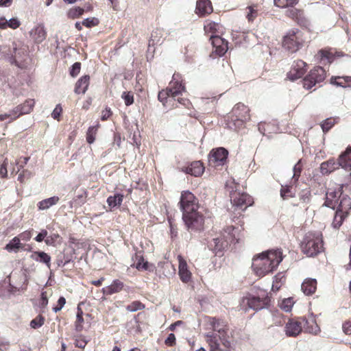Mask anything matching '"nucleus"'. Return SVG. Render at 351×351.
Here are the masks:
<instances>
[{
    "instance_id": "nucleus-17",
    "label": "nucleus",
    "mask_w": 351,
    "mask_h": 351,
    "mask_svg": "<svg viewBox=\"0 0 351 351\" xmlns=\"http://www.w3.org/2000/svg\"><path fill=\"white\" fill-rule=\"evenodd\" d=\"M307 66V64L302 60H295L287 73V77L292 81L301 78L306 72Z\"/></svg>"
},
{
    "instance_id": "nucleus-23",
    "label": "nucleus",
    "mask_w": 351,
    "mask_h": 351,
    "mask_svg": "<svg viewBox=\"0 0 351 351\" xmlns=\"http://www.w3.org/2000/svg\"><path fill=\"white\" fill-rule=\"evenodd\" d=\"M285 12V15L297 22L300 25H305L306 23V19L304 17V12L302 10L296 9L293 7H291Z\"/></svg>"
},
{
    "instance_id": "nucleus-15",
    "label": "nucleus",
    "mask_w": 351,
    "mask_h": 351,
    "mask_svg": "<svg viewBox=\"0 0 351 351\" xmlns=\"http://www.w3.org/2000/svg\"><path fill=\"white\" fill-rule=\"evenodd\" d=\"M308 322L305 318L290 319L285 326V332L289 337H296L302 331Z\"/></svg>"
},
{
    "instance_id": "nucleus-30",
    "label": "nucleus",
    "mask_w": 351,
    "mask_h": 351,
    "mask_svg": "<svg viewBox=\"0 0 351 351\" xmlns=\"http://www.w3.org/2000/svg\"><path fill=\"white\" fill-rule=\"evenodd\" d=\"M124 284L119 279L114 280L111 285L102 289V293L104 295H110L117 293L123 290Z\"/></svg>"
},
{
    "instance_id": "nucleus-32",
    "label": "nucleus",
    "mask_w": 351,
    "mask_h": 351,
    "mask_svg": "<svg viewBox=\"0 0 351 351\" xmlns=\"http://www.w3.org/2000/svg\"><path fill=\"white\" fill-rule=\"evenodd\" d=\"M261 12V7L258 4H253L245 8V15L249 22H253Z\"/></svg>"
},
{
    "instance_id": "nucleus-64",
    "label": "nucleus",
    "mask_w": 351,
    "mask_h": 351,
    "mask_svg": "<svg viewBox=\"0 0 351 351\" xmlns=\"http://www.w3.org/2000/svg\"><path fill=\"white\" fill-rule=\"evenodd\" d=\"M176 343V336L173 333H170L167 338L165 340V344L167 346L172 347L174 346Z\"/></svg>"
},
{
    "instance_id": "nucleus-51",
    "label": "nucleus",
    "mask_w": 351,
    "mask_h": 351,
    "mask_svg": "<svg viewBox=\"0 0 351 351\" xmlns=\"http://www.w3.org/2000/svg\"><path fill=\"white\" fill-rule=\"evenodd\" d=\"M30 157L25 156V157H20L18 159L16 160L15 164L18 167L17 171H15L14 169L11 172V174L16 175L20 171L23 169V167L27 164L28 161L29 160Z\"/></svg>"
},
{
    "instance_id": "nucleus-45",
    "label": "nucleus",
    "mask_w": 351,
    "mask_h": 351,
    "mask_svg": "<svg viewBox=\"0 0 351 351\" xmlns=\"http://www.w3.org/2000/svg\"><path fill=\"white\" fill-rule=\"evenodd\" d=\"M23 247V245L21 243L20 238H18V237H14L10 243H8L5 246V250H6L8 252L12 251H18L19 249H22Z\"/></svg>"
},
{
    "instance_id": "nucleus-21",
    "label": "nucleus",
    "mask_w": 351,
    "mask_h": 351,
    "mask_svg": "<svg viewBox=\"0 0 351 351\" xmlns=\"http://www.w3.org/2000/svg\"><path fill=\"white\" fill-rule=\"evenodd\" d=\"M179 263L178 265V275L181 281L184 283L191 282L192 278V274L189 271L186 260L181 256H178Z\"/></svg>"
},
{
    "instance_id": "nucleus-59",
    "label": "nucleus",
    "mask_w": 351,
    "mask_h": 351,
    "mask_svg": "<svg viewBox=\"0 0 351 351\" xmlns=\"http://www.w3.org/2000/svg\"><path fill=\"white\" fill-rule=\"evenodd\" d=\"M122 98L124 99L125 104L128 106L134 103V95L132 92H123Z\"/></svg>"
},
{
    "instance_id": "nucleus-40",
    "label": "nucleus",
    "mask_w": 351,
    "mask_h": 351,
    "mask_svg": "<svg viewBox=\"0 0 351 351\" xmlns=\"http://www.w3.org/2000/svg\"><path fill=\"white\" fill-rule=\"evenodd\" d=\"M280 194L283 200H287L295 197V191L293 189L292 184L281 185Z\"/></svg>"
},
{
    "instance_id": "nucleus-7",
    "label": "nucleus",
    "mask_w": 351,
    "mask_h": 351,
    "mask_svg": "<svg viewBox=\"0 0 351 351\" xmlns=\"http://www.w3.org/2000/svg\"><path fill=\"white\" fill-rule=\"evenodd\" d=\"M304 42L302 32L299 29H291L284 36L282 47L287 51L294 53L302 47Z\"/></svg>"
},
{
    "instance_id": "nucleus-24",
    "label": "nucleus",
    "mask_w": 351,
    "mask_h": 351,
    "mask_svg": "<svg viewBox=\"0 0 351 351\" xmlns=\"http://www.w3.org/2000/svg\"><path fill=\"white\" fill-rule=\"evenodd\" d=\"M213 11V5L210 0H198L196 3L195 13L199 16H204L210 14Z\"/></svg>"
},
{
    "instance_id": "nucleus-38",
    "label": "nucleus",
    "mask_w": 351,
    "mask_h": 351,
    "mask_svg": "<svg viewBox=\"0 0 351 351\" xmlns=\"http://www.w3.org/2000/svg\"><path fill=\"white\" fill-rule=\"evenodd\" d=\"M20 25L21 22L17 18H12L9 21H7L5 17L0 18V29H5L8 27L16 29Z\"/></svg>"
},
{
    "instance_id": "nucleus-50",
    "label": "nucleus",
    "mask_w": 351,
    "mask_h": 351,
    "mask_svg": "<svg viewBox=\"0 0 351 351\" xmlns=\"http://www.w3.org/2000/svg\"><path fill=\"white\" fill-rule=\"evenodd\" d=\"M275 5L281 8L294 7L299 0H274Z\"/></svg>"
},
{
    "instance_id": "nucleus-20",
    "label": "nucleus",
    "mask_w": 351,
    "mask_h": 351,
    "mask_svg": "<svg viewBox=\"0 0 351 351\" xmlns=\"http://www.w3.org/2000/svg\"><path fill=\"white\" fill-rule=\"evenodd\" d=\"M34 104V100L29 99H27L23 104H20L15 107L12 110V114H14V117L12 118V120L14 121L19 117L31 112L33 110Z\"/></svg>"
},
{
    "instance_id": "nucleus-34",
    "label": "nucleus",
    "mask_w": 351,
    "mask_h": 351,
    "mask_svg": "<svg viewBox=\"0 0 351 351\" xmlns=\"http://www.w3.org/2000/svg\"><path fill=\"white\" fill-rule=\"evenodd\" d=\"M339 160L342 168L351 170V147L339 156Z\"/></svg>"
},
{
    "instance_id": "nucleus-60",
    "label": "nucleus",
    "mask_w": 351,
    "mask_h": 351,
    "mask_svg": "<svg viewBox=\"0 0 351 351\" xmlns=\"http://www.w3.org/2000/svg\"><path fill=\"white\" fill-rule=\"evenodd\" d=\"M330 83L337 86L346 88L343 76H332L330 78Z\"/></svg>"
},
{
    "instance_id": "nucleus-27",
    "label": "nucleus",
    "mask_w": 351,
    "mask_h": 351,
    "mask_svg": "<svg viewBox=\"0 0 351 351\" xmlns=\"http://www.w3.org/2000/svg\"><path fill=\"white\" fill-rule=\"evenodd\" d=\"M339 167L341 165L339 160L337 162L334 158H330L321 164L320 171L323 175H327L338 169Z\"/></svg>"
},
{
    "instance_id": "nucleus-14",
    "label": "nucleus",
    "mask_w": 351,
    "mask_h": 351,
    "mask_svg": "<svg viewBox=\"0 0 351 351\" xmlns=\"http://www.w3.org/2000/svg\"><path fill=\"white\" fill-rule=\"evenodd\" d=\"M210 40L213 46V51L210 55V57L216 58L217 57H221L225 55L228 49V41L218 35L210 36Z\"/></svg>"
},
{
    "instance_id": "nucleus-43",
    "label": "nucleus",
    "mask_w": 351,
    "mask_h": 351,
    "mask_svg": "<svg viewBox=\"0 0 351 351\" xmlns=\"http://www.w3.org/2000/svg\"><path fill=\"white\" fill-rule=\"evenodd\" d=\"M286 276L283 273H278L275 276L272 284L271 289L273 291H278L280 287L285 283Z\"/></svg>"
},
{
    "instance_id": "nucleus-47",
    "label": "nucleus",
    "mask_w": 351,
    "mask_h": 351,
    "mask_svg": "<svg viewBox=\"0 0 351 351\" xmlns=\"http://www.w3.org/2000/svg\"><path fill=\"white\" fill-rule=\"evenodd\" d=\"M99 128V124L97 123L95 126H90L88 128L86 132V141L89 144L93 143L95 140L96 135L97 134L98 129Z\"/></svg>"
},
{
    "instance_id": "nucleus-33",
    "label": "nucleus",
    "mask_w": 351,
    "mask_h": 351,
    "mask_svg": "<svg viewBox=\"0 0 351 351\" xmlns=\"http://www.w3.org/2000/svg\"><path fill=\"white\" fill-rule=\"evenodd\" d=\"M21 53H23L22 50L17 49L16 44L14 43L12 49L9 50V53L5 56V58L8 59L11 64H15L19 66L18 60L21 58Z\"/></svg>"
},
{
    "instance_id": "nucleus-28",
    "label": "nucleus",
    "mask_w": 351,
    "mask_h": 351,
    "mask_svg": "<svg viewBox=\"0 0 351 351\" xmlns=\"http://www.w3.org/2000/svg\"><path fill=\"white\" fill-rule=\"evenodd\" d=\"M341 193L338 191H328L326 194V200L324 205L327 207L334 209L341 197Z\"/></svg>"
},
{
    "instance_id": "nucleus-19",
    "label": "nucleus",
    "mask_w": 351,
    "mask_h": 351,
    "mask_svg": "<svg viewBox=\"0 0 351 351\" xmlns=\"http://www.w3.org/2000/svg\"><path fill=\"white\" fill-rule=\"evenodd\" d=\"M167 88L170 89L176 97L182 95V92L186 90L182 75L179 73H174L172 76V80L169 82Z\"/></svg>"
},
{
    "instance_id": "nucleus-54",
    "label": "nucleus",
    "mask_w": 351,
    "mask_h": 351,
    "mask_svg": "<svg viewBox=\"0 0 351 351\" xmlns=\"http://www.w3.org/2000/svg\"><path fill=\"white\" fill-rule=\"evenodd\" d=\"M303 169V165L302 163L301 160H298V162L293 167V175L292 177V180L296 182H298L299 178L300 177L302 171Z\"/></svg>"
},
{
    "instance_id": "nucleus-22",
    "label": "nucleus",
    "mask_w": 351,
    "mask_h": 351,
    "mask_svg": "<svg viewBox=\"0 0 351 351\" xmlns=\"http://www.w3.org/2000/svg\"><path fill=\"white\" fill-rule=\"evenodd\" d=\"M47 35V31L42 23L36 25L29 32V36L36 44L42 43L46 39Z\"/></svg>"
},
{
    "instance_id": "nucleus-10",
    "label": "nucleus",
    "mask_w": 351,
    "mask_h": 351,
    "mask_svg": "<svg viewBox=\"0 0 351 351\" xmlns=\"http://www.w3.org/2000/svg\"><path fill=\"white\" fill-rule=\"evenodd\" d=\"M230 198L234 209L245 210L248 206L252 205L253 198L245 192H240L237 190L230 193Z\"/></svg>"
},
{
    "instance_id": "nucleus-56",
    "label": "nucleus",
    "mask_w": 351,
    "mask_h": 351,
    "mask_svg": "<svg viewBox=\"0 0 351 351\" xmlns=\"http://www.w3.org/2000/svg\"><path fill=\"white\" fill-rule=\"evenodd\" d=\"M45 317L42 315H38L31 321L30 326L34 329H37L45 324Z\"/></svg>"
},
{
    "instance_id": "nucleus-25",
    "label": "nucleus",
    "mask_w": 351,
    "mask_h": 351,
    "mask_svg": "<svg viewBox=\"0 0 351 351\" xmlns=\"http://www.w3.org/2000/svg\"><path fill=\"white\" fill-rule=\"evenodd\" d=\"M204 166L203 162L199 160L193 161L189 165L186 167L183 171L188 174L195 177L201 176L204 172Z\"/></svg>"
},
{
    "instance_id": "nucleus-42",
    "label": "nucleus",
    "mask_w": 351,
    "mask_h": 351,
    "mask_svg": "<svg viewBox=\"0 0 351 351\" xmlns=\"http://www.w3.org/2000/svg\"><path fill=\"white\" fill-rule=\"evenodd\" d=\"M170 97L176 98V96L175 94H173V93L167 87L159 91L158 95V100L163 104L164 106H167V104L168 103L169 99Z\"/></svg>"
},
{
    "instance_id": "nucleus-41",
    "label": "nucleus",
    "mask_w": 351,
    "mask_h": 351,
    "mask_svg": "<svg viewBox=\"0 0 351 351\" xmlns=\"http://www.w3.org/2000/svg\"><path fill=\"white\" fill-rule=\"evenodd\" d=\"M339 117H329L324 120L321 123L320 126L324 134L327 133L335 125L339 122Z\"/></svg>"
},
{
    "instance_id": "nucleus-58",
    "label": "nucleus",
    "mask_w": 351,
    "mask_h": 351,
    "mask_svg": "<svg viewBox=\"0 0 351 351\" xmlns=\"http://www.w3.org/2000/svg\"><path fill=\"white\" fill-rule=\"evenodd\" d=\"M99 21L98 19L93 17V18H88V19H84L82 22V25L86 27L90 28V27L97 26L99 24Z\"/></svg>"
},
{
    "instance_id": "nucleus-35",
    "label": "nucleus",
    "mask_w": 351,
    "mask_h": 351,
    "mask_svg": "<svg viewBox=\"0 0 351 351\" xmlns=\"http://www.w3.org/2000/svg\"><path fill=\"white\" fill-rule=\"evenodd\" d=\"M60 201L58 196H53L45 199H43L37 203V207L39 210H47L51 206L57 204Z\"/></svg>"
},
{
    "instance_id": "nucleus-13",
    "label": "nucleus",
    "mask_w": 351,
    "mask_h": 351,
    "mask_svg": "<svg viewBox=\"0 0 351 351\" xmlns=\"http://www.w3.org/2000/svg\"><path fill=\"white\" fill-rule=\"evenodd\" d=\"M182 213L198 210L199 204L196 197L189 191H184L181 193L179 202Z\"/></svg>"
},
{
    "instance_id": "nucleus-12",
    "label": "nucleus",
    "mask_w": 351,
    "mask_h": 351,
    "mask_svg": "<svg viewBox=\"0 0 351 351\" xmlns=\"http://www.w3.org/2000/svg\"><path fill=\"white\" fill-rule=\"evenodd\" d=\"M8 282L12 290L23 291L27 288L28 279L26 274L22 270L13 271L8 276Z\"/></svg>"
},
{
    "instance_id": "nucleus-49",
    "label": "nucleus",
    "mask_w": 351,
    "mask_h": 351,
    "mask_svg": "<svg viewBox=\"0 0 351 351\" xmlns=\"http://www.w3.org/2000/svg\"><path fill=\"white\" fill-rule=\"evenodd\" d=\"M299 199L300 202L304 205H307L310 203L311 199V192L309 189H306L302 190L299 193Z\"/></svg>"
},
{
    "instance_id": "nucleus-18",
    "label": "nucleus",
    "mask_w": 351,
    "mask_h": 351,
    "mask_svg": "<svg viewBox=\"0 0 351 351\" xmlns=\"http://www.w3.org/2000/svg\"><path fill=\"white\" fill-rule=\"evenodd\" d=\"M336 56H341V54L334 49L326 47L319 50L315 58L319 62L326 64L332 62Z\"/></svg>"
},
{
    "instance_id": "nucleus-2",
    "label": "nucleus",
    "mask_w": 351,
    "mask_h": 351,
    "mask_svg": "<svg viewBox=\"0 0 351 351\" xmlns=\"http://www.w3.org/2000/svg\"><path fill=\"white\" fill-rule=\"evenodd\" d=\"M250 120V108L241 102L236 104L226 119L227 127L232 130H239L245 127Z\"/></svg>"
},
{
    "instance_id": "nucleus-9",
    "label": "nucleus",
    "mask_w": 351,
    "mask_h": 351,
    "mask_svg": "<svg viewBox=\"0 0 351 351\" xmlns=\"http://www.w3.org/2000/svg\"><path fill=\"white\" fill-rule=\"evenodd\" d=\"M326 78V71L323 67L317 66L313 67L306 75L303 80V86L309 90L317 84L322 82Z\"/></svg>"
},
{
    "instance_id": "nucleus-44",
    "label": "nucleus",
    "mask_w": 351,
    "mask_h": 351,
    "mask_svg": "<svg viewBox=\"0 0 351 351\" xmlns=\"http://www.w3.org/2000/svg\"><path fill=\"white\" fill-rule=\"evenodd\" d=\"M123 200V195L119 193L115 194L114 195H110L107 198V204L110 207V208H113L116 206H119L121 205Z\"/></svg>"
},
{
    "instance_id": "nucleus-37",
    "label": "nucleus",
    "mask_w": 351,
    "mask_h": 351,
    "mask_svg": "<svg viewBox=\"0 0 351 351\" xmlns=\"http://www.w3.org/2000/svg\"><path fill=\"white\" fill-rule=\"evenodd\" d=\"M350 209H351V198L347 195L342 196L340 199V202L337 206V211L348 215L349 210Z\"/></svg>"
},
{
    "instance_id": "nucleus-26",
    "label": "nucleus",
    "mask_w": 351,
    "mask_h": 351,
    "mask_svg": "<svg viewBox=\"0 0 351 351\" xmlns=\"http://www.w3.org/2000/svg\"><path fill=\"white\" fill-rule=\"evenodd\" d=\"M83 302H80L78 304L77 307L76 312V319L74 322L75 330L80 332H82L84 329V324L85 322L84 316L89 317L90 315L88 313L85 314L82 308V305H83Z\"/></svg>"
},
{
    "instance_id": "nucleus-36",
    "label": "nucleus",
    "mask_w": 351,
    "mask_h": 351,
    "mask_svg": "<svg viewBox=\"0 0 351 351\" xmlns=\"http://www.w3.org/2000/svg\"><path fill=\"white\" fill-rule=\"evenodd\" d=\"M221 26L219 23H215L212 21H206L204 27L205 34L208 35H217L221 32L220 29Z\"/></svg>"
},
{
    "instance_id": "nucleus-63",
    "label": "nucleus",
    "mask_w": 351,
    "mask_h": 351,
    "mask_svg": "<svg viewBox=\"0 0 351 351\" xmlns=\"http://www.w3.org/2000/svg\"><path fill=\"white\" fill-rule=\"evenodd\" d=\"M62 112V108L60 104L56 105L51 113V117L58 121H60V117Z\"/></svg>"
},
{
    "instance_id": "nucleus-39",
    "label": "nucleus",
    "mask_w": 351,
    "mask_h": 351,
    "mask_svg": "<svg viewBox=\"0 0 351 351\" xmlns=\"http://www.w3.org/2000/svg\"><path fill=\"white\" fill-rule=\"evenodd\" d=\"M31 258L35 261L46 264L48 267H50L51 256L45 252H34L31 255Z\"/></svg>"
},
{
    "instance_id": "nucleus-31",
    "label": "nucleus",
    "mask_w": 351,
    "mask_h": 351,
    "mask_svg": "<svg viewBox=\"0 0 351 351\" xmlns=\"http://www.w3.org/2000/svg\"><path fill=\"white\" fill-rule=\"evenodd\" d=\"M317 280L313 278H306L302 284V290L306 295H313L317 289Z\"/></svg>"
},
{
    "instance_id": "nucleus-4",
    "label": "nucleus",
    "mask_w": 351,
    "mask_h": 351,
    "mask_svg": "<svg viewBox=\"0 0 351 351\" xmlns=\"http://www.w3.org/2000/svg\"><path fill=\"white\" fill-rule=\"evenodd\" d=\"M302 252L307 256H314L324 250L322 234L319 232H308L300 244Z\"/></svg>"
},
{
    "instance_id": "nucleus-57",
    "label": "nucleus",
    "mask_w": 351,
    "mask_h": 351,
    "mask_svg": "<svg viewBox=\"0 0 351 351\" xmlns=\"http://www.w3.org/2000/svg\"><path fill=\"white\" fill-rule=\"evenodd\" d=\"M293 304H294V302L293 300V298H285L281 302V303L280 304V307L285 311L289 312V311H291V310L293 306Z\"/></svg>"
},
{
    "instance_id": "nucleus-11",
    "label": "nucleus",
    "mask_w": 351,
    "mask_h": 351,
    "mask_svg": "<svg viewBox=\"0 0 351 351\" xmlns=\"http://www.w3.org/2000/svg\"><path fill=\"white\" fill-rule=\"evenodd\" d=\"M206 324L208 328L211 330L209 332H217L222 335H228L230 327L228 323L223 319L217 317L208 316L206 317ZM224 340V338H222Z\"/></svg>"
},
{
    "instance_id": "nucleus-62",
    "label": "nucleus",
    "mask_w": 351,
    "mask_h": 351,
    "mask_svg": "<svg viewBox=\"0 0 351 351\" xmlns=\"http://www.w3.org/2000/svg\"><path fill=\"white\" fill-rule=\"evenodd\" d=\"M32 232H33L32 229L25 230V231L21 232V234H19L17 237H18V238H20V241L23 240L25 241H28L30 240V239L32 237Z\"/></svg>"
},
{
    "instance_id": "nucleus-6",
    "label": "nucleus",
    "mask_w": 351,
    "mask_h": 351,
    "mask_svg": "<svg viewBox=\"0 0 351 351\" xmlns=\"http://www.w3.org/2000/svg\"><path fill=\"white\" fill-rule=\"evenodd\" d=\"M243 301L249 308L258 311L269 306L271 297L267 292L260 291L257 295L247 294L243 298Z\"/></svg>"
},
{
    "instance_id": "nucleus-8",
    "label": "nucleus",
    "mask_w": 351,
    "mask_h": 351,
    "mask_svg": "<svg viewBox=\"0 0 351 351\" xmlns=\"http://www.w3.org/2000/svg\"><path fill=\"white\" fill-rule=\"evenodd\" d=\"M182 219L188 230H200L204 227V217L197 210L182 213Z\"/></svg>"
},
{
    "instance_id": "nucleus-53",
    "label": "nucleus",
    "mask_w": 351,
    "mask_h": 351,
    "mask_svg": "<svg viewBox=\"0 0 351 351\" xmlns=\"http://www.w3.org/2000/svg\"><path fill=\"white\" fill-rule=\"evenodd\" d=\"M84 10L80 7L71 8L67 12V16L69 19H74L79 18L84 14Z\"/></svg>"
},
{
    "instance_id": "nucleus-1",
    "label": "nucleus",
    "mask_w": 351,
    "mask_h": 351,
    "mask_svg": "<svg viewBox=\"0 0 351 351\" xmlns=\"http://www.w3.org/2000/svg\"><path fill=\"white\" fill-rule=\"evenodd\" d=\"M282 259L281 250H269L253 258L252 268L257 276L263 277L276 269Z\"/></svg>"
},
{
    "instance_id": "nucleus-46",
    "label": "nucleus",
    "mask_w": 351,
    "mask_h": 351,
    "mask_svg": "<svg viewBox=\"0 0 351 351\" xmlns=\"http://www.w3.org/2000/svg\"><path fill=\"white\" fill-rule=\"evenodd\" d=\"M136 259V268L138 270H147L149 269V263L145 261L143 256L141 252H137L135 254Z\"/></svg>"
},
{
    "instance_id": "nucleus-29",
    "label": "nucleus",
    "mask_w": 351,
    "mask_h": 351,
    "mask_svg": "<svg viewBox=\"0 0 351 351\" xmlns=\"http://www.w3.org/2000/svg\"><path fill=\"white\" fill-rule=\"evenodd\" d=\"M90 84V76L85 75L82 76L75 83L74 92L75 93L84 94L88 90Z\"/></svg>"
},
{
    "instance_id": "nucleus-16",
    "label": "nucleus",
    "mask_w": 351,
    "mask_h": 351,
    "mask_svg": "<svg viewBox=\"0 0 351 351\" xmlns=\"http://www.w3.org/2000/svg\"><path fill=\"white\" fill-rule=\"evenodd\" d=\"M228 152L223 147L213 149L208 154V162L215 167L223 165L227 160Z\"/></svg>"
},
{
    "instance_id": "nucleus-48",
    "label": "nucleus",
    "mask_w": 351,
    "mask_h": 351,
    "mask_svg": "<svg viewBox=\"0 0 351 351\" xmlns=\"http://www.w3.org/2000/svg\"><path fill=\"white\" fill-rule=\"evenodd\" d=\"M348 215L340 212L336 211L335 215L332 223V226L335 229H339L342 225L344 219Z\"/></svg>"
},
{
    "instance_id": "nucleus-61",
    "label": "nucleus",
    "mask_w": 351,
    "mask_h": 351,
    "mask_svg": "<svg viewBox=\"0 0 351 351\" xmlns=\"http://www.w3.org/2000/svg\"><path fill=\"white\" fill-rule=\"evenodd\" d=\"M80 69H81V63L79 62H75L72 65V66L70 69V71H69L71 76L73 77H76L80 73Z\"/></svg>"
},
{
    "instance_id": "nucleus-52",
    "label": "nucleus",
    "mask_w": 351,
    "mask_h": 351,
    "mask_svg": "<svg viewBox=\"0 0 351 351\" xmlns=\"http://www.w3.org/2000/svg\"><path fill=\"white\" fill-rule=\"evenodd\" d=\"M145 308V305L138 300L132 302L125 307L126 310L130 312H135L138 310H143Z\"/></svg>"
},
{
    "instance_id": "nucleus-55",
    "label": "nucleus",
    "mask_w": 351,
    "mask_h": 351,
    "mask_svg": "<svg viewBox=\"0 0 351 351\" xmlns=\"http://www.w3.org/2000/svg\"><path fill=\"white\" fill-rule=\"evenodd\" d=\"M33 173L31 171L25 169H22L21 171L19 173L18 181L21 184L25 183L27 180L30 179L32 176Z\"/></svg>"
},
{
    "instance_id": "nucleus-3",
    "label": "nucleus",
    "mask_w": 351,
    "mask_h": 351,
    "mask_svg": "<svg viewBox=\"0 0 351 351\" xmlns=\"http://www.w3.org/2000/svg\"><path fill=\"white\" fill-rule=\"evenodd\" d=\"M236 228L233 226H228L223 229L220 235L213 239L209 243L208 247L215 254L216 256H221L223 251L232 243L238 242Z\"/></svg>"
},
{
    "instance_id": "nucleus-5",
    "label": "nucleus",
    "mask_w": 351,
    "mask_h": 351,
    "mask_svg": "<svg viewBox=\"0 0 351 351\" xmlns=\"http://www.w3.org/2000/svg\"><path fill=\"white\" fill-rule=\"evenodd\" d=\"M206 342L208 343L209 351H230L232 345L229 335H222L217 332H206L204 335Z\"/></svg>"
}]
</instances>
